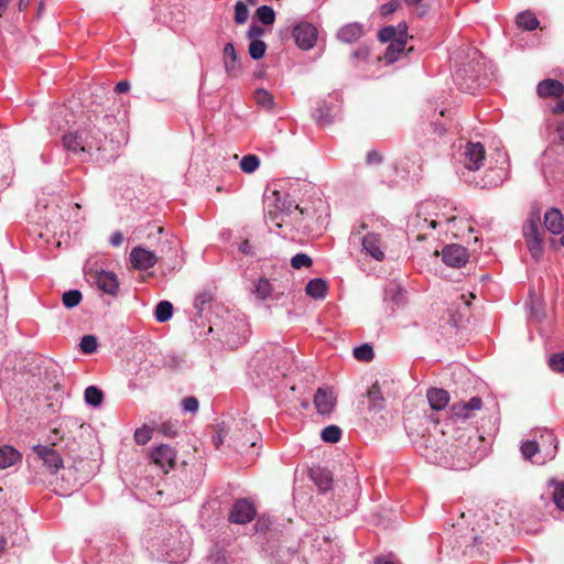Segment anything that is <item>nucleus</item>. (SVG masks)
<instances>
[{"label":"nucleus","mask_w":564,"mask_h":564,"mask_svg":"<svg viewBox=\"0 0 564 564\" xmlns=\"http://www.w3.org/2000/svg\"><path fill=\"white\" fill-rule=\"evenodd\" d=\"M172 315H173V305L171 302L161 301L158 303L155 311H154V316L158 322H160V323L167 322L169 319H171Z\"/></svg>","instance_id":"obj_28"},{"label":"nucleus","mask_w":564,"mask_h":564,"mask_svg":"<svg viewBox=\"0 0 564 564\" xmlns=\"http://www.w3.org/2000/svg\"><path fill=\"white\" fill-rule=\"evenodd\" d=\"M33 453L35 454V459L41 462L51 474H56L64 467L59 453L50 446L35 445L33 447Z\"/></svg>","instance_id":"obj_5"},{"label":"nucleus","mask_w":564,"mask_h":564,"mask_svg":"<svg viewBox=\"0 0 564 564\" xmlns=\"http://www.w3.org/2000/svg\"><path fill=\"white\" fill-rule=\"evenodd\" d=\"M30 3H31V0H20L19 1V9L20 10H24Z\"/></svg>","instance_id":"obj_62"},{"label":"nucleus","mask_w":564,"mask_h":564,"mask_svg":"<svg viewBox=\"0 0 564 564\" xmlns=\"http://www.w3.org/2000/svg\"><path fill=\"white\" fill-rule=\"evenodd\" d=\"M291 265L294 269L308 268L312 265V259L305 253H296L291 259Z\"/></svg>","instance_id":"obj_45"},{"label":"nucleus","mask_w":564,"mask_h":564,"mask_svg":"<svg viewBox=\"0 0 564 564\" xmlns=\"http://www.w3.org/2000/svg\"><path fill=\"white\" fill-rule=\"evenodd\" d=\"M398 7H399V2L397 0L391 1L389 3L381 6L380 12L382 15H388V14L393 13L398 9Z\"/></svg>","instance_id":"obj_52"},{"label":"nucleus","mask_w":564,"mask_h":564,"mask_svg":"<svg viewBox=\"0 0 564 564\" xmlns=\"http://www.w3.org/2000/svg\"><path fill=\"white\" fill-rule=\"evenodd\" d=\"M130 262L138 270H148L158 262L156 254L143 247H134L130 252Z\"/></svg>","instance_id":"obj_12"},{"label":"nucleus","mask_w":564,"mask_h":564,"mask_svg":"<svg viewBox=\"0 0 564 564\" xmlns=\"http://www.w3.org/2000/svg\"><path fill=\"white\" fill-rule=\"evenodd\" d=\"M87 279L96 283L97 288L102 292L116 295L119 291V281L117 275L111 271L99 270L87 273Z\"/></svg>","instance_id":"obj_7"},{"label":"nucleus","mask_w":564,"mask_h":564,"mask_svg":"<svg viewBox=\"0 0 564 564\" xmlns=\"http://www.w3.org/2000/svg\"><path fill=\"white\" fill-rule=\"evenodd\" d=\"M256 516V508L252 502L247 499L237 500L229 514V520L234 523L246 524Z\"/></svg>","instance_id":"obj_10"},{"label":"nucleus","mask_w":564,"mask_h":564,"mask_svg":"<svg viewBox=\"0 0 564 564\" xmlns=\"http://www.w3.org/2000/svg\"><path fill=\"white\" fill-rule=\"evenodd\" d=\"M406 41L408 39H400L397 41H392V43H389L383 59L388 64H392L393 62H395L399 55L404 51Z\"/></svg>","instance_id":"obj_25"},{"label":"nucleus","mask_w":564,"mask_h":564,"mask_svg":"<svg viewBox=\"0 0 564 564\" xmlns=\"http://www.w3.org/2000/svg\"><path fill=\"white\" fill-rule=\"evenodd\" d=\"M468 252L460 245H448L442 250V260L448 267L462 268L468 261Z\"/></svg>","instance_id":"obj_11"},{"label":"nucleus","mask_w":564,"mask_h":564,"mask_svg":"<svg viewBox=\"0 0 564 564\" xmlns=\"http://www.w3.org/2000/svg\"><path fill=\"white\" fill-rule=\"evenodd\" d=\"M158 431L169 437H173L176 435L175 426L170 422L161 423L158 427Z\"/></svg>","instance_id":"obj_50"},{"label":"nucleus","mask_w":564,"mask_h":564,"mask_svg":"<svg viewBox=\"0 0 564 564\" xmlns=\"http://www.w3.org/2000/svg\"><path fill=\"white\" fill-rule=\"evenodd\" d=\"M368 399L371 409L377 411L383 409L384 399L377 382L373 383L368 390Z\"/></svg>","instance_id":"obj_29"},{"label":"nucleus","mask_w":564,"mask_h":564,"mask_svg":"<svg viewBox=\"0 0 564 564\" xmlns=\"http://www.w3.org/2000/svg\"><path fill=\"white\" fill-rule=\"evenodd\" d=\"M321 437L327 443H337L341 437V430L337 425H328L323 429Z\"/></svg>","instance_id":"obj_34"},{"label":"nucleus","mask_w":564,"mask_h":564,"mask_svg":"<svg viewBox=\"0 0 564 564\" xmlns=\"http://www.w3.org/2000/svg\"><path fill=\"white\" fill-rule=\"evenodd\" d=\"M460 77H462L460 70H456V73H455V80H456L457 85L459 86V88L462 90H468L469 91L471 88L468 85H464L463 83H460L459 82Z\"/></svg>","instance_id":"obj_58"},{"label":"nucleus","mask_w":564,"mask_h":564,"mask_svg":"<svg viewBox=\"0 0 564 564\" xmlns=\"http://www.w3.org/2000/svg\"><path fill=\"white\" fill-rule=\"evenodd\" d=\"M336 404V397L329 388H318L314 395V405L321 415H329Z\"/></svg>","instance_id":"obj_13"},{"label":"nucleus","mask_w":564,"mask_h":564,"mask_svg":"<svg viewBox=\"0 0 564 564\" xmlns=\"http://www.w3.org/2000/svg\"><path fill=\"white\" fill-rule=\"evenodd\" d=\"M368 56V50L362 47L358 48L352 53V58L365 59Z\"/></svg>","instance_id":"obj_57"},{"label":"nucleus","mask_w":564,"mask_h":564,"mask_svg":"<svg viewBox=\"0 0 564 564\" xmlns=\"http://www.w3.org/2000/svg\"><path fill=\"white\" fill-rule=\"evenodd\" d=\"M239 251L243 254H252V247L251 245L249 243L248 240H243L239 247H238Z\"/></svg>","instance_id":"obj_56"},{"label":"nucleus","mask_w":564,"mask_h":564,"mask_svg":"<svg viewBox=\"0 0 564 564\" xmlns=\"http://www.w3.org/2000/svg\"><path fill=\"white\" fill-rule=\"evenodd\" d=\"M310 476L314 484L319 488V490L326 491L330 489L333 478L327 469L321 467L312 468Z\"/></svg>","instance_id":"obj_20"},{"label":"nucleus","mask_w":564,"mask_h":564,"mask_svg":"<svg viewBox=\"0 0 564 564\" xmlns=\"http://www.w3.org/2000/svg\"><path fill=\"white\" fill-rule=\"evenodd\" d=\"M223 443V436L219 433L217 436L214 437V444L216 447H219V445Z\"/></svg>","instance_id":"obj_63"},{"label":"nucleus","mask_w":564,"mask_h":564,"mask_svg":"<svg viewBox=\"0 0 564 564\" xmlns=\"http://www.w3.org/2000/svg\"><path fill=\"white\" fill-rule=\"evenodd\" d=\"M224 66L228 74L232 75L238 70V54L232 43H227L223 51Z\"/></svg>","instance_id":"obj_22"},{"label":"nucleus","mask_w":564,"mask_h":564,"mask_svg":"<svg viewBox=\"0 0 564 564\" xmlns=\"http://www.w3.org/2000/svg\"><path fill=\"white\" fill-rule=\"evenodd\" d=\"M79 346L83 352L93 354L97 349V338L94 335H85Z\"/></svg>","instance_id":"obj_43"},{"label":"nucleus","mask_w":564,"mask_h":564,"mask_svg":"<svg viewBox=\"0 0 564 564\" xmlns=\"http://www.w3.org/2000/svg\"><path fill=\"white\" fill-rule=\"evenodd\" d=\"M544 225L553 235H560L564 231V216L557 208L549 209L544 215Z\"/></svg>","instance_id":"obj_14"},{"label":"nucleus","mask_w":564,"mask_h":564,"mask_svg":"<svg viewBox=\"0 0 564 564\" xmlns=\"http://www.w3.org/2000/svg\"><path fill=\"white\" fill-rule=\"evenodd\" d=\"M364 35V26L358 22L344 25L337 33V37L345 43H352Z\"/></svg>","instance_id":"obj_17"},{"label":"nucleus","mask_w":564,"mask_h":564,"mask_svg":"<svg viewBox=\"0 0 564 564\" xmlns=\"http://www.w3.org/2000/svg\"><path fill=\"white\" fill-rule=\"evenodd\" d=\"M376 564H394V563L391 562L390 560H388L387 557H378L376 560Z\"/></svg>","instance_id":"obj_61"},{"label":"nucleus","mask_w":564,"mask_h":564,"mask_svg":"<svg viewBox=\"0 0 564 564\" xmlns=\"http://www.w3.org/2000/svg\"><path fill=\"white\" fill-rule=\"evenodd\" d=\"M416 452L429 463L448 469L463 470L470 467L475 459L456 444L448 445L444 434H422L415 442Z\"/></svg>","instance_id":"obj_1"},{"label":"nucleus","mask_w":564,"mask_h":564,"mask_svg":"<svg viewBox=\"0 0 564 564\" xmlns=\"http://www.w3.org/2000/svg\"><path fill=\"white\" fill-rule=\"evenodd\" d=\"M517 24L524 30L533 31L539 26V20L532 12L525 11L517 15Z\"/></svg>","instance_id":"obj_27"},{"label":"nucleus","mask_w":564,"mask_h":564,"mask_svg":"<svg viewBox=\"0 0 564 564\" xmlns=\"http://www.w3.org/2000/svg\"><path fill=\"white\" fill-rule=\"evenodd\" d=\"M305 291L308 296L322 300L326 296L327 284L323 279H313L306 284Z\"/></svg>","instance_id":"obj_24"},{"label":"nucleus","mask_w":564,"mask_h":564,"mask_svg":"<svg viewBox=\"0 0 564 564\" xmlns=\"http://www.w3.org/2000/svg\"><path fill=\"white\" fill-rule=\"evenodd\" d=\"M564 93V85L556 79H544L538 85L540 97H560Z\"/></svg>","instance_id":"obj_19"},{"label":"nucleus","mask_w":564,"mask_h":564,"mask_svg":"<svg viewBox=\"0 0 564 564\" xmlns=\"http://www.w3.org/2000/svg\"><path fill=\"white\" fill-rule=\"evenodd\" d=\"M263 34H264V30L261 26L256 25V24L250 25L248 29V32H247V36L251 41H261L260 37Z\"/></svg>","instance_id":"obj_49"},{"label":"nucleus","mask_w":564,"mask_h":564,"mask_svg":"<svg viewBox=\"0 0 564 564\" xmlns=\"http://www.w3.org/2000/svg\"><path fill=\"white\" fill-rule=\"evenodd\" d=\"M354 357L357 360L370 361L373 358V349L368 344L360 345L354 349Z\"/></svg>","instance_id":"obj_38"},{"label":"nucleus","mask_w":564,"mask_h":564,"mask_svg":"<svg viewBox=\"0 0 564 564\" xmlns=\"http://www.w3.org/2000/svg\"><path fill=\"white\" fill-rule=\"evenodd\" d=\"M528 249L534 259H539L543 253L542 239L527 240Z\"/></svg>","instance_id":"obj_47"},{"label":"nucleus","mask_w":564,"mask_h":564,"mask_svg":"<svg viewBox=\"0 0 564 564\" xmlns=\"http://www.w3.org/2000/svg\"><path fill=\"white\" fill-rule=\"evenodd\" d=\"M556 132L560 141L564 143V122L558 124Z\"/></svg>","instance_id":"obj_59"},{"label":"nucleus","mask_w":564,"mask_h":564,"mask_svg":"<svg viewBox=\"0 0 564 564\" xmlns=\"http://www.w3.org/2000/svg\"><path fill=\"white\" fill-rule=\"evenodd\" d=\"M123 241V236L120 231H116L111 235L110 237V243L113 246V247H119Z\"/></svg>","instance_id":"obj_53"},{"label":"nucleus","mask_w":564,"mask_h":564,"mask_svg":"<svg viewBox=\"0 0 564 564\" xmlns=\"http://www.w3.org/2000/svg\"><path fill=\"white\" fill-rule=\"evenodd\" d=\"M482 401L479 397H473L467 402H459L453 405V412L456 416L468 419L475 411L481 409Z\"/></svg>","instance_id":"obj_16"},{"label":"nucleus","mask_w":564,"mask_h":564,"mask_svg":"<svg viewBox=\"0 0 564 564\" xmlns=\"http://www.w3.org/2000/svg\"><path fill=\"white\" fill-rule=\"evenodd\" d=\"M275 208L281 213L291 214L294 209H299V205L290 199L285 193L273 191Z\"/></svg>","instance_id":"obj_23"},{"label":"nucleus","mask_w":564,"mask_h":564,"mask_svg":"<svg viewBox=\"0 0 564 564\" xmlns=\"http://www.w3.org/2000/svg\"><path fill=\"white\" fill-rule=\"evenodd\" d=\"M102 399H104V394H102L101 390H99L97 387L90 386V387L86 388V390H85L86 403H88L89 405H93V406H99L102 402Z\"/></svg>","instance_id":"obj_32"},{"label":"nucleus","mask_w":564,"mask_h":564,"mask_svg":"<svg viewBox=\"0 0 564 564\" xmlns=\"http://www.w3.org/2000/svg\"><path fill=\"white\" fill-rule=\"evenodd\" d=\"M267 50L265 43L261 41H251L249 44V54L253 59H260L264 56Z\"/></svg>","instance_id":"obj_40"},{"label":"nucleus","mask_w":564,"mask_h":564,"mask_svg":"<svg viewBox=\"0 0 564 564\" xmlns=\"http://www.w3.org/2000/svg\"><path fill=\"white\" fill-rule=\"evenodd\" d=\"M540 445L535 441H527L521 445V453L524 458L532 459V457L539 452Z\"/></svg>","instance_id":"obj_44"},{"label":"nucleus","mask_w":564,"mask_h":564,"mask_svg":"<svg viewBox=\"0 0 564 564\" xmlns=\"http://www.w3.org/2000/svg\"><path fill=\"white\" fill-rule=\"evenodd\" d=\"M434 208V203H423L417 207L416 216L413 218V225L420 228H433L445 225L446 230H451V224L455 220V217H442L429 218L431 216V209Z\"/></svg>","instance_id":"obj_4"},{"label":"nucleus","mask_w":564,"mask_h":564,"mask_svg":"<svg viewBox=\"0 0 564 564\" xmlns=\"http://www.w3.org/2000/svg\"><path fill=\"white\" fill-rule=\"evenodd\" d=\"M257 18L267 25H271L275 21V12L269 6H261L257 9Z\"/></svg>","instance_id":"obj_36"},{"label":"nucleus","mask_w":564,"mask_h":564,"mask_svg":"<svg viewBox=\"0 0 564 564\" xmlns=\"http://www.w3.org/2000/svg\"><path fill=\"white\" fill-rule=\"evenodd\" d=\"M541 438L543 443H549V446L545 447V456L549 458H553L555 456L556 449H557V442L552 431H544L543 434H541ZM544 447L545 445L542 444Z\"/></svg>","instance_id":"obj_33"},{"label":"nucleus","mask_w":564,"mask_h":564,"mask_svg":"<svg viewBox=\"0 0 564 564\" xmlns=\"http://www.w3.org/2000/svg\"><path fill=\"white\" fill-rule=\"evenodd\" d=\"M239 165L245 173H253L259 167L260 160L254 154H248L241 159Z\"/></svg>","instance_id":"obj_35"},{"label":"nucleus","mask_w":564,"mask_h":564,"mask_svg":"<svg viewBox=\"0 0 564 564\" xmlns=\"http://www.w3.org/2000/svg\"><path fill=\"white\" fill-rule=\"evenodd\" d=\"M378 37L383 43L408 39V26L405 23H399L397 26H384L379 31Z\"/></svg>","instance_id":"obj_15"},{"label":"nucleus","mask_w":564,"mask_h":564,"mask_svg":"<svg viewBox=\"0 0 564 564\" xmlns=\"http://www.w3.org/2000/svg\"><path fill=\"white\" fill-rule=\"evenodd\" d=\"M198 400L195 397H186L182 400V410L185 413L195 414L198 411Z\"/></svg>","instance_id":"obj_46"},{"label":"nucleus","mask_w":564,"mask_h":564,"mask_svg":"<svg viewBox=\"0 0 564 564\" xmlns=\"http://www.w3.org/2000/svg\"><path fill=\"white\" fill-rule=\"evenodd\" d=\"M553 486V501L560 510H564V481L550 480Z\"/></svg>","instance_id":"obj_31"},{"label":"nucleus","mask_w":564,"mask_h":564,"mask_svg":"<svg viewBox=\"0 0 564 564\" xmlns=\"http://www.w3.org/2000/svg\"><path fill=\"white\" fill-rule=\"evenodd\" d=\"M549 365L556 372H564V352L554 354L550 357Z\"/></svg>","instance_id":"obj_48"},{"label":"nucleus","mask_w":564,"mask_h":564,"mask_svg":"<svg viewBox=\"0 0 564 564\" xmlns=\"http://www.w3.org/2000/svg\"><path fill=\"white\" fill-rule=\"evenodd\" d=\"M426 398L429 404L435 411L445 409L449 402V394L444 389L432 388L427 391Z\"/></svg>","instance_id":"obj_18"},{"label":"nucleus","mask_w":564,"mask_h":564,"mask_svg":"<svg viewBox=\"0 0 564 564\" xmlns=\"http://www.w3.org/2000/svg\"><path fill=\"white\" fill-rule=\"evenodd\" d=\"M367 229L366 224H360L354 227L351 238H359L361 240L362 250L377 261L384 259V251L382 248L380 236L375 232H367L362 237L361 234Z\"/></svg>","instance_id":"obj_3"},{"label":"nucleus","mask_w":564,"mask_h":564,"mask_svg":"<svg viewBox=\"0 0 564 564\" xmlns=\"http://www.w3.org/2000/svg\"><path fill=\"white\" fill-rule=\"evenodd\" d=\"M249 18V9L242 1H237L235 4V22L243 24Z\"/></svg>","instance_id":"obj_39"},{"label":"nucleus","mask_w":564,"mask_h":564,"mask_svg":"<svg viewBox=\"0 0 564 564\" xmlns=\"http://www.w3.org/2000/svg\"><path fill=\"white\" fill-rule=\"evenodd\" d=\"M10 0H0V17L6 12Z\"/></svg>","instance_id":"obj_60"},{"label":"nucleus","mask_w":564,"mask_h":564,"mask_svg":"<svg viewBox=\"0 0 564 564\" xmlns=\"http://www.w3.org/2000/svg\"><path fill=\"white\" fill-rule=\"evenodd\" d=\"M254 101L263 110L271 111L274 109L275 102L273 96L265 89H257L254 91Z\"/></svg>","instance_id":"obj_26"},{"label":"nucleus","mask_w":564,"mask_h":564,"mask_svg":"<svg viewBox=\"0 0 564 564\" xmlns=\"http://www.w3.org/2000/svg\"><path fill=\"white\" fill-rule=\"evenodd\" d=\"M21 460V454L12 446H0V469L15 465Z\"/></svg>","instance_id":"obj_21"},{"label":"nucleus","mask_w":564,"mask_h":564,"mask_svg":"<svg viewBox=\"0 0 564 564\" xmlns=\"http://www.w3.org/2000/svg\"><path fill=\"white\" fill-rule=\"evenodd\" d=\"M151 460L164 473H169L175 465L176 451L170 445L154 447L150 454Z\"/></svg>","instance_id":"obj_8"},{"label":"nucleus","mask_w":564,"mask_h":564,"mask_svg":"<svg viewBox=\"0 0 564 564\" xmlns=\"http://www.w3.org/2000/svg\"><path fill=\"white\" fill-rule=\"evenodd\" d=\"M115 89L119 94L127 93L130 89V83L127 80H121V82L117 83Z\"/></svg>","instance_id":"obj_55"},{"label":"nucleus","mask_w":564,"mask_h":564,"mask_svg":"<svg viewBox=\"0 0 564 564\" xmlns=\"http://www.w3.org/2000/svg\"><path fill=\"white\" fill-rule=\"evenodd\" d=\"M82 293L78 290H69L62 296L63 305L67 308L77 306L82 301Z\"/></svg>","instance_id":"obj_37"},{"label":"nucleus","mask_w":564,"mask_h":564,"mask_svg":"<svg viewBox=\"0 0 564 564\" xmlns=\"http://www.w3.org/2000/svg\"><path fill=\"white\" fill-rule=\"evenodd\" d=\"M106 135L99 129H82L63 137L64 147L75 154H89L101 149Z\"/></svg>","instance_id":"obj_2"},{"label":"nucleus","mask_w":564,"mask_h":564,"mask_svg":"<svg viewBox=\"0 0 564 564\" xmlns=\"http://www.w3.org/2000/svg\"><path fill=\"white\" fill-rule=\"evenodd\" d=\"M152 438V429L143 425L135 430L134 441L139 445H145Z\"/></svg>","instance_id":"obj_42"},{"label":"nucleus","mask_w":564,"mask_h":564,"mask_svg":"<svg viewBox=\"0 0 564 564\" xmlns=\"http://www.w3.org/2000/svg\"><path fill=\"white\" fill-rule=\"evenodd\" d=\"M464 167L468 171L479 170L485 161V149L479 142H468L464 150Z\"/></svg>","instance_id":"obj_9"},{"label":"nucleus","mask_w":564,"mask_h":564,"mask_svg":"<svg viewBox=\"0 0 564 564\" xmlns=\"http://www.w3.org/2000/svg\"><path fill=\"white\" fill-rule=\"evenodd\" d=\"M296 45L304 50H311L317 40V30L310 22L297 23L292 31Z\"/></svg>","instance_id":"obj_6"},{"label":"nucleus","mask_w":564,"mask_h":564,"mask_svg":"<svg viewBox=\"0 0 564 564\" xmlns=\"http://www.w3.org/2000/svg\"><path fill=\"white\" fill-rule=\"evenodd\" d=\"M523 231H524L525 240L541 239L539 224H538V220H535V219H530L525 224Z\"/></svg>","instance_id":"obj_41"},{"label":"nucleus","mask_w":564,"mask_h":564,"mask_svg":"<svg viewBox=\"0 0 564 564\" xmlns=\"http://www.w3.org/2000/svg\"><path fill=\"white\" fill-rule=\"evenodd\" d=\"M253 294L259 300H267L272 293V286L269 280L261 278L254 282Z\"/></svg>","instance_id":"obj_30"},{"label":"nucleus","mask_w":564,"mask_h":564,"mask_svg":"<svg viewBox=\"0 0 564 564\" xmlns=\"http://www.w3.org/2000/svg\"><path fill=\"white\" fill-rule=\"evenodd\" d=\"M380 161H381V155L379 154V152L370 151L367 154V163L375 164V163H379Z\"/></svg>","instance_id":"obj_54"},{"label":"nucleus","mask_w":564,"mask_h":564,"mask_svg":"<svg viewBox=\"0 0 564 564\" xmlns=\"http://www.w3.org/2000/svg\"><path fill=\"white\" fill-rule=\"evenodd\" d=\"M394 294L392 300L395 301V302H401L402 299H403V291L402 289L397 285V284H391L387 290H386V296H389L390 294Z\"/></svg>","instance_id":"obj_51"},{"label":"nucleus","mask_w":564,"mask_h":564,"mask_svg":"<svg viewBox=\"0 0 564 564\" xmlns=\"http://www.w3.org/2000/svg\"><path fill=\"white\" fill-rule=\"evenodd\" d=\"M555 111H564V99L557 104Z\"/></svg>","instance_id":"obj_64"}]
</instances>
